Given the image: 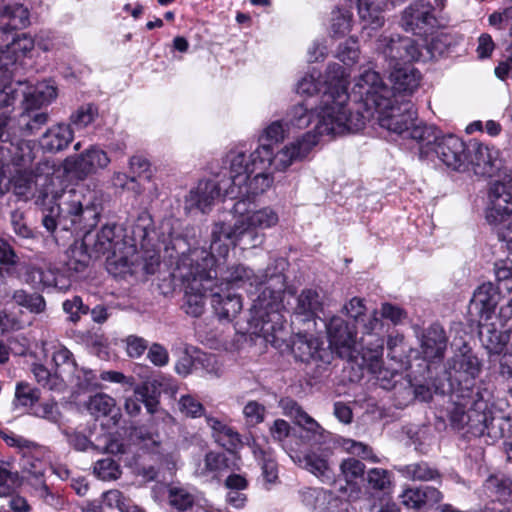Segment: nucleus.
I'll list each match as a JSON object with an SVG mask.
<instances>
[{
  "label": "nucleus",
  "mask_w": 512,
  "mask_h": 512,
  "mask_svg": "<svg viewBox=\"0 0 512 512\" xmlns=\"http://www.w3.org/2000/svg\"><path fill=\"white\" fill-rule=\"evenodd\" d=\"M283 259L275 261L274 265L255 273L242 264L227 268L223 280L218 283L213 277L211 284V306L220 320L231 321L242 310V299L230 285L237 287H254L260 293L253 299L250 308V325L267 341L279 339L278 334L284 328L283 294L286 288V278L279 266Z\"/></svg>",
  "instance_id": "f257e3e1"
},
{
  "label": "nucleus",
  "mask_w": 512,
  "mask_h": 512,
  "mask_svg": "<svg viewBox=\"0 0 512 512\" xmlns=\"http://www.w3.org/2000/svg\"><path fill=\"white\" fill-rule=\"evenodd\" d=\"M481 371V362L476 355L467 351L455 355L449 361L448 375L453 387V408L449 419L451 426L457 430L466 429L474 437L488 436L497 439L502 436V429L494 424L490 405L493 390L481 382L475 386L473 381Z\"/></svg>",
  "instance_id": "f03ea898"
},
{
  "label": "nucleus",
  "mask_w": 512,
  "mask_h": 512,
  "mask_svg": "<svg viewBox=\"0 0 512 512\" xmlns=\"http://www.w3.org/2000/svg\"><path fill=\"white\" fill-rule=\"evenodd\" d=\"M352 95L367 108H375L382 128L402 138L417 141L419 152H429L431 141L436 139L435 128L418 121L410 101L392 99L391 90L383 83L378 72L370 69L363 71L352 88Z\"/></svg>",
  "instance_id": "7ed1b4c3"
},
{
  "label": "nucleus",
  "mask_w": 512,
  "mask_h": 512,
  "mask_svg": "<svg viewBox=\"0 0 512 512\" xmlns=\"http://www.w3.org/2000/svg\"><path fill=\"white\" fill-rule=\"evenodd\" d=\"M28 171L40 187L35 203L42 209V224L48 232L53 233L58 225L67 229L75 225L87 228L98 223L100 213L86 199L84 189H56L59 179L54 176L55 165L52 161L41 160Z\"/></svg>",
  "instance_id": "20e7f679"
},
{
  "label": "nucleus",
  "mask_w": 512,
  "mask_h": 512,
  "mask_svg": "<svg viewBox=\"0 0 512 512\" xmlns=\"http://www.w3.org/2000/svg\"><path fill=\"white\" fill-rule=\"evenodd\" d=\"M338 77L335 85H323L320 74H307L302 77L296 86V92L302 96L311 97L325 87L316 108L317 123L315 130L320 135H342L346 132H357L365 126V117L360 112H352L348 107L349 95L345 85V71L339 64L329 66Z\"/></svg>",
  "instance_id": "39448f33"
},
{
  "label": "nucleus",
  "mask_w": 512,
  "mask_h": 512,
  "mask_svg": "<svg viewBox=\"0 0 512 512\" xmlns=\"http://www.w3.org/2000/svg\"><path fill=\"white\" fill-rule=\"evenodd\" d=\"M184 296L182 310L191 317H200L205 311V294L211 292L213 277H217L215 256L200 248L184 255L177 264Z\"/></svg>",
  "instance_id": "423d86ee"
},
{
  "label": "nucleus",
  "mask_w": 512,
  "mask_h": 512,
  "mask_svg": "<svg viewBox=\"0 0 512 512\" xmlns=\"http://www.w3.org/2000/svg\"><path fill=\"white\" fill-rule=\"evenodd\" d=\"M241 156L234 160L232 170L229 171V185L225 188V197L237 200L231 212L236 220L247 222L246 218L254 212V198L270 188L273 178L267 173H257L253 179L241 173Z\"/></svg>",
  "instance_id": "0eeeda50"
},
{
  "label": "nucleus",
  "mask_w": 512,
  "mask_h": 512,
  "mask_svg": "<svg viewBox=\"0 0 512 512\" xmlns=\"http://www.w3.org/2000/svg\"><path fill=\"white\" fill-rule=\"evenodd\" d=\"M90 246L96 257H107V269L110 273H132L130 256L135 254L134 245L126 241L124 229L115 223L104 225L94 237L90 235Z\"/></svg>",
  "instance_id": "6e6552de"
},
{
  "label": "nucleus",
  "mask_w": 512,
  "mask_h": 512,
  "mask_svg": "<svg viewBox=\"0 0 512 512\" xmlns=\"http://www.w3.org/2000/svg\"><path fill=\"white\" fill-rule=\"evenodd\" d=\"M489 199L486 220L512 254V172L506 174L502 181L493 184Z\"/></svg>",
  "instance_id": "1a4fd4ad"
},
{
  "label": "nucleus",
  "mask_w": 512,
  "mask_h": 512,
  "mask_svg": "<svg viewBox=\"0 0 512 512\" xmlns=\"http://www.w3.org/2000/svg\"><path fill=\"white\" fill-rule=\"evenodd\" d=\"M258 230L243 220H236L234 225L217 222L211 231L210 253L225 257L229 251L227 242L249 248L258 247L265 240V234Z\"/></svg>",
  "instance_id": "9d476101"
},
{
  "label": "nucleus",
  "mask_w": 512,
  "mask_h": 512,
  "mask_svg": "<svg viewBox=\"0 0 512 512\" xmlns=\"http://www.w3.org/2000/svg\"><path fill=\"white\" fill-rule=\"evenodd\" d=\"M435 137L436 139L431 141L429 152H420L421 157L428 158L434 153L447 167L454 170H460L466 166L468 154L465 142L455 135L439 137L436 129Z\"/></svg>",
  "instance_id": "9b49d317"
},
{
  "label": "nucleus",
  "mask_w": 512,
  "mask_h": 512,
  "mask_svg": "<svg viewBox=\"0 0 512 512\" xmlns=\"http://www.w3.org/2000/svg\"><path fill=\"white\" fill-rule=\"evenodd\" d=\"M57 97V89L55 86L41 83L36 86L34 91L30 93L25 100L26 113L21 116L24 122L23 130L32 135L48 122L49 115L46 112H35L34 108L50 103Z\"/></svg>",
  "instance_id": "f8f14e48"
},
{
  "label": "nucleus",
  "mask_w": 512,
  "mask_h": 512,
  "mask_svg": "<svg viewBox=\"0 0 512 512\" xmlns=\"http://www.w3.org/2000/svg\"><path fill=\"white\" fill-rule=\"evenodd\" d=\"M229 181V177L220 181L212 179L199 181L197 186L185 196L184 210L187 213L193 211L207 213L211 210L215 200L221 196L225 197V188L228 187Z\"/></svg>",
  "instance_id": "ddd939ff"
},
{
  "label": "nucleus",
  "mask_w": 512,
  "mask_h": 512,
  "mask_svg": "<svg viewBox=\"0 0 512 512\" xmlns=\"http://www.w3.org/2000/svg\"><path fill=\"white\" fill-rule=\"evenodd\" d=\"M34 39L27 33L16 35L4 47L0 48V73L4 83L12 78L18 65L32 51Z\"/></svg>",
  "instance_id": "4468645a"
},
{
  "label": "nucleus",
  "mask_w": 512,
  "mask_h": 512,
  "mask_svg": "<svg viewBox=\"0 0 512 512\" xmlns=\"http://www.w3.org/2000/svg\"><path fill=\"white\" fill-rule=\"evenodd\" d=\"M436 23L433 5L428 0H415L402 12L401 26L413 34L426 33Z\"/></svg>",
  "instance_id": "2eb2a0df"
},
{
  "label": "nucleus",
  "mask_w": 512,
  "mask_h": 512,
  "mask_svg": "<svg viewBox=\"0 0 512 512\" xmlns=\"http://www.w3.org/2000/svg\"><path fill=\"white\" fill-rule=\"evenodd\" d=\"M377 50L390 61H403L404 64L416 61L421 53L414 40L400 35H382L377 40Z\"/></svg>",
  "instance_id": "dca6fc26"
},
{
  "label": "nucleus",
  "mask_w": 512,
  "mask_h": 512,
  "mask_svg": "<svg viewBox=\"0 0 512 512\" xmlns=\"http://www.w3.org/2000/svg\"><path fill=\"white\" fill-rule=\"evenodd\" d=\"M107 153L97 146H91L84 152L66 159L65 167L79 179H85L98 170L106 168L110 163Z\"/></svg>",
  "instance_id": "f3484780"
},
{
  "label": "nucleus",
  "mask_w": 512,
  "mask_h": 512,
  "mask_svg": "<svg viewBox=\"0 0 512 512\" xmlns=\"http://www.w3.org/2000/svg\"><path fill=\"white\" fill-rule=\"evenodd\" d=\"M330 346L341 358H350L356 351V331L339 316H333L326 325Z\"/></svg>",
  "instance_id": "a211bd4d"
},
{
  "label": "nucleus",
  "mask_w": 512,
  "mask_h": 512,
  "mask_svg": "<svg viewBox=\"0 0 512 512\" xmlns=\"http://www.w3.org/2000/svg\"><path fill=\"white\" fill-rule=\"evenodd\" d=\"M500 301V291L491 283L481 284L473 293L469 303V314L478 322H487L495 315Z\"/></svg>",
  "instance_id": "6ab92c4d"
},
{
  "label": "nucleus",
  "mask_w": 512,
  "mask_h": 512,
  "mask_svg": "<svg viewBox=\"0 0 512 512\" xmlns=\"http://www.w3.org/2000/svg\"><path fill=\"white\" fill-rule=\"evenodd\" d=\"M238 156H241L242 169L239 171L240 174H247L249 179H253L257 173H265L263 170L270 165H273V146L270 143L263 142L259 145L249 156L244 152H231L229 154L230 168L232 170L234 160Z\"/></svg>",
  "instance_id": "aec40b11"
},
{
  "label": "nucleus",
  "mask_w": 512,
  "mask_h": 512,
  "mask_svg": "<svg viewBox=\"0 0 512 512\" xmlns=\"http://www.w3.org/2000/svg\"><path fill=\"white\" fill-rule=\"evenodd\" d=\"M389 78L392 83V88H389L391 97L398 99L411 96L419 88L422 76L419 70L408 62L402 66L395 63Z\"/></svg>",
  "instance_id": "412c9836"
},
{
  "label": "nucleus",
  "mask_w": 512,
  "mask_h": 512,
  "mask_svg": "<svg viewBox=\"0 0 512 512\" xmlns=\"http://www.w3.org/2000/svg\"><path fill=\"white\" fill-rule=\"evenodd\" d=\"M318 136H321L315 130L305 133L300 139L285 146L273 157V166L277 170H285L293 161L303 159L308 155L312 148L318 143Z\"/></svg>",
  "instance_id": "4be33fe9"
},
{
  "label": "nucleus",
  "mask_w": 512,
  "mask_h": 512,
  "mask_svg": "<svg viewBox=\"0 0 512 512\" xmlns=\"http://www.w3.org/2000/svg\"><path fill=\"white\" fill-rule=\"evenodd\" d=\"M294 357L301 362H329L330 353L323 347V342L313 335L298 333L291 346Z\"/></svg>",
  "instance_id": "5701e85b"
},
{
  "label": "nucleus",
  "mask_w": 512,
  "mask_h": 512,
  "mask_svg": "<svg viewBox=\"0 0 512 512\" xmlns=\"http://www.w3.org/2000/svg\"><path fill=\"white\" fill-rule=\"evenodd\" d=\"M2 136L3 127L1 126L0 138ZM34 158L33 149L27 142L13 143L0 139V170L10 164L16 167L30 166Z\"/></svg>",
  "instance_id": "b1692460"
},
{
  "label": "nucleus",
  "mask_w": 512,
  "mask_h": 512,
  "mask_svg": "<svg viewBox=\"0 0 512 512\" xmlns=\"http://www.w3.org/2000/svg\"><path fill=\"white\" fill-rule=\"evenodd\" d=\"M383 332V322L381 317L378 316V312L375 310L370 315L368 321L363 325V334L371 337V340L361 338L360 345L366 352L363 353V358H367L371 361H378L383 354L384 340L381 336Z\"/></svg>",
  "instance_id": "393cba45"
},
{
  "label": "nucleus",
  "mask_w": 512,
  "mask_h": 512,
  "mask_svg": "<svg viewBox=\"0 0 512 512\" xmlns=\"http://www.w3.org/2000/svg\"><path fill=\"white\" fill-rule=\"evenodd\" d=\"M323 310V301L316 289L305 288L296 298L293 316L301 322H311Z\"/></svg>",
  "instance_id": "a878e982"
},
{
  "label": "nucleus",
  "mask_w": 512,
  "mask_h": 512,
  "mask_svg": "<svg viewBox=\"0 0 512 512\" xmlns=\"http://www.w3.org/2000/svg\"><path fill=\"white\" fill-rule=\"evenodd\" d=\"M447 348V337L442 326L432 324L423 334L421 353L427 361L441 360Z\"/></svg>",
  "instance_id": "bb28decb"
},
{
  "label": "nucleus",
  "mask_w": 512,
  "mask_h": 512,
  "mask_svg": "<svg viewBox=\"0 0 512 512\" xmlns=\"http://www.w3.org/2000/svg\"><path fill=\"white\" fill-rule=\"evenodd\" d=\"M400 498L407 508L419 510L439 503L443 499V494L435 487L420 486L405 489Z\"/></svg>",
  "instance_id": "cd10ccee"
},
{
  "label": "nucleus",
  "mask_w": 512,
  "mask_h": 512,
  "mask_svg": "<svg viewBox=\"0 0 512 512\" xmlns=\"http://www.w3.org/2000/svg\"><path fill=\"white\" fill-rule=\"evenodd\" d=\"M73 137L71 126L61 123L47 129L41 136L39 144L44 151L56 153L67 148Z\"/></svg>",
  "instance_id": "c85d7f7f"
},
{
  "label": "nucleus",
  "mask_w": 512,
  "mask_h": 512,
  "mask_svg": "<svg viewBox=\"0 0 512 512\" xmlns=\"http://www.w3.org/2000/svg\"><path fill=\"white\" fill-rule=\"evenodd\" d=\"M97 225V223L92 227L87 228H81L72 226L71 228H67L66 230H75V231H81L85 232V236L83 241L80 244H75L70 247L68 250V259L66 261V265L69 270L75 271V272H82L84 271L91 260V255L88 253V247L90 246V230L94 228Z\"/></svg>",
  "instance_id": "c756f323"
},
{
  "label": "nucleus",
  "mask_w": 512,
  "mask_h": 512,
  "mask_svg": "<svg viewBox=\"0 0 512 512\" xmlns=\"http://www.w3.org/2000/svg\"><path fill=\"white\" fill-rule=\"evenodd\" d=\"M206 421L212 430L215 442L224 449L229 452H235L243 447L242 438L233 427L213 417H206Z\"/></svg>",
  "instance_id": "7c9ffc66"
},
{
  "label": "nucleus",
  "mask_w": 512,
  "mask_h": 512,
  "mask_svg": "<svg viewBox=\"0 0 512 512\" xmlns=\"http://www.w3.org/2000/svg\"><path fill=\"white\" fill-rule=\"evenodd\" d=\"M279 407L285 416L293 419L295 424L305 429L311 436L320 434L321 426L292 398H282L279 401Z\"/></svg>",
  "instance_id": "2f4dec72"
},
{
  "label": "nucleus",
  "mask_w": 512,
  "mask_h": 512,
  "mask_svg": "<svg viewBox=\"0 0 512 512\" xmlns=\"http://www.w3.org/2000/svg\"><path fill=\"white\" fill-rule=\"evenodd\" d=\"M396 470L402 477L410 481H433L436 483H441L442 481L441 472L435 466H432L426 461L401 465L396 467Z\"/></svg>",
  "instance_id": "473e14b6"
},
{
  "label": "nucleus",
  "mask_w": 512,
  "mask_h": 512,
  "mask_svg": "<svg viewBox=\"0 0 512 512\" xmlns=\"http://www.w3.org/2000/svg\"><path fill=\"white\" fill-rule=\"evenodd\" d=\"M2 1L5 4L3 8L0 9V17L4 32H6L7 29H23L30 24L29 11L26 7L17 1L14 3H10L8 0Z\"/></svg>",
  "instance_id": "72a5a7b5"
},
{
  "label": "nucleus",
  "mask_w": 512,
  "mask_h": 512,
  "mask_svg": "<svg viewBox=\"0 0 512 512\" xmlns=\"http://www.w3.org/2000/svg\"><path fill=\"white\" fill-rule=\"evenodd\" d=\"M301 462L306 470L319 478L323 483L331 484L334 482L335 475L327 455L311 452L306 454Z\"/></svg>",
  "instance_id": "f704fd0d"
},
{
  "label": "nucleus",
  "mask_w": 512,
  "mask_h": 512,
  "mask_svg": "<svg viewBox=\"0 0 512 512\" xmlns=\"http://www.w3.org/2000/svg\"><path fill=\"white\" fill-rule=\"evenodd\" d=\"M358 14L364 27L378 29L384 24V0H357Z\"/></svg>",
  "instance_id": "c9c22d12"
},
{
  "label": "nucleus",
  "mask_w": 512,
  "mask_h": 512,
  "mask_svg": "<svg viewBox=\"0 0 512 512\" xmlns=\"http://www.w3.org/2000/svg\"><path fill=\"white\" fill-rule=\"evenodd\" d=\"M478 326L480 340L487 351L490 354L497 355L503 353L508 343L509 335L483 322H478Z\"/></svg>",
  "instance_id": "e433bc0d"
},
{
  "label": "nucleus",
  "mask_w": 512,
  "mask_h": 512,
  "mask_svg": "<svg viewBox=\"0 0 512 512\" xmlns=\"http://www.w3.org/2000/svg\"><path fill=\"white\" fill-rule=\"evenodd\" d=\"M314 117L313 106L307 102L298 103L291 107L285 119L287 129H305Z\"/></svg>",
  "instance_id": "4c0bfd02"
},
{
  "label": "nucleus",
  "mask_w": 512,
  "mask_h": 512,
  "mask_svg": "<svg viewBox=\"0 0 512 512\" xmlns=\"http://www.w3.org/2000/svg\"><path fill=\"white\" fill-rule=\"evenodd\" d=\"M28 167L29 166L18 167L14 175L10 178L12 192L25 200L33 195V188L38 187L32 173H29Z\"/></svg>",
  "instance_id": "58836bf2"
},
{
  "label": "nucleus",
  "mask_w": 512,
  "mask_h": 512,
  "mask_svg": "<svg viewBox=\"0 0 512 512\" xmlns=\"http://www.w3.org/2000/svg\"><path fill=\"white\" fill-rule=\"evenodd\" d=\"M252 453L261 466L262 476L269 483H275L278 478L277 463L271 452L262 449L255 441L251 444Z\"/></svg>",
  "instance_id": "ea45409f"
},
{
  "label": "nucleus",
  "mask_w": 512,
  "mask_h": 512,
  "mask_svg": "<svg viewBox=\"0 0 512 512\" xmlns=\"http://www.w3.org/2000/svg\"><path fill=\"white\" fill-rule=\"evenodd\" d=\"M227 468L228 458L225 456V454L210 451L205 454L203 462H200L197 465L195 474L200 477H206L212 473H217Z\"/></svg>",
  "instance_id": "a19ab883"
},
{
  "label": "nucleus",
  "mask_w": 512,
  "mask_h": 512,
  "mask_svg": "<svg viewBox=\"0 0 512 512\" xmlns=\"http://www.w3.org/2000/svg\"><path fill=\"white\" fill-rule=\"evenodd\" d=\"M13 301L30 313L40 314L46 308L44 297L39 293H29L24 289L15 290L11 296Z\"/></svg>",
  "instance_id": "79ce46f5"
},
{
  "label": "nucleus",
  "mask_w": 512,
  "mask_h": 512,
  "mask_svg": "<svg viewBox=\"0 0 512 512\" xmlns=\"http://www.w3.org/2000/svg\"><path fill=\"white\" fill-rule=\"evenodd\" d=\"M330 495L323 489L306 488L301 491L302 503L313 512H327Z\"/></svg>",
  "instance_id": "37998d69"
},
{
  "label": "nucleus",
  "mask_w": 512,
  "mask_h": 512,
  "mask_svg": "<svg viewBox=\"0 0 512 512\" xmlns=\"http://www.w3.org/2000/svg\"><path fill=\"white\" fill-rule=\"evenodd\" d=\"M154 232L153 220L147 212H142L132 226V240L134 247L140 244L142 247L150 242V234Z\"/></svg>",
  "instance_id": "c03bdc74"
},
{
  "label": "nucleus",
  "mask_w": 512,
  "mask_h": 512,
  "mask_svg": "<svg viewBox=\"0 0 512 512\" xmlns=\"http://www.w3.org/2000/svg\"><path fill=\"white\" fill-rule=\"evenodd\" d=\"M467 154H468V164L472 166L479 167L485 169L486 167H491L493 165V154L492 150L483 144L480 143H470L467 145Z\"/></svg>",
  "instance_id": "a18cd8bd"
},
{
  "label": "nucleus",
  "mask_w": 512,
  "mask_h": 512,
  "mask_svg": "<svg viewBox=\"0 0 512 512\" xmlns=\"http://www.w3.org/2000/svg\"><path fill=\"white\" fill-rule=\"evenodd\" d=\"M494 274L498 284V290L501 289L507 293L512 292V254L506 259L499 260L494 264Z\"/></svg>",
  "instance_id": "49530a36"
},
{
  "label": "nucleus",
  "mask_w": 512,
  "mask_h": 512,
  "mask_svg": "<svg viewBox=\"0 0 512 512\" xmlns=\"http://www.w3.org/2000/svg\"><path fill=\"white\" fill-rule=\"evenodd\" d=\"M87 409L96 417L107 416L116 409V401L108 394L97 393L89 398Z\"/></svg>",
  "instance_id": "de8ad7c7"
},
{
  "label": "nucleus",
  "mask_w": 512,
  "mask_h": 512,
  "mask_svg": "<svg viewBox=\"0 0 512 512\" xmlns=\"http://www.w3.org/2000/svg\"><path fill=\"white\" fill-rule=\"evenodd\" d=\"M169 504L179 511H186L194 504V496L186 488L177 485L168 486Z\"/></svg>",
  "instance_id": "09e8293b"
},
{
  "label": "nucleus",
  "mask_w": 512,
  "mask_h": 512,
  "mask_svg": "<svg viewBox=\"0 0 512 512\" xmlns=\"http://www.w3.org/2000/svg\"><path fill=\"white\" fill-rule=\"evenodd\" d=\"M248 224L257 229H267L275 226L278 221V214L270 207H265L252 212L246 218Z\"/></svg>",
  "instance_id": "8fccbe9b"
},
{
  "label": "nucleus",
  "mask_w": 512,
  "mask_h": 512,
  "mask_svg": "<svg viewBox=\"0 0 512 512\" xmlns=\"http://www.w3.org/2000/svg\"><path fill=\"white\" fill-rule=\"evenodd\" d=\"M352 15L347 10L336 9L331 16V35L342 38L351 30Z\"/></svg>",
  "instance_id": "3c124183"
},
{
  "label": "nucleus",
  "mask_w": 512,
  "mask_h": 512,
  "mask_svg": "<svg viewBox=\"0 0 512 512\" xmlns=\"http://www.w3.org/2000/svg\"><path fill=\"white\" fill-rule=\"evenodd\" d=\"M97 116L98 108L94 104H85L71 114L70 123L77 129H83L93 123Z\"/></svg>",
  "instance_id": "603ef678"
},
{
  "label": "nucleus",
  "mask_w": 512,
  "mask_h": 512,
  "mask_svg": "<svg viewBox=\"0 0 512 512\" xmlns=\"http://www.w3.org/2000/svg\"><path fill=\"white\" fill-rule=\"evenodd\" d=\"M133 395L140 404L145 406L148 413L154 414L157 411L159 400L155 391L151 389L149 384L143 383L136 386Z\"/></svg>",
  "instance_id": "864d4df0"
},
{
  "label": "nucleus",
  "mask_w": 512,
  "mask_h": 512,
  "mask_svg": "<svg viewBox=\"0 0 512 512\" xmlns=\"http://www.w3.org/2000/svg\"><path fill=\"white\" fill-rule=\"evenodd\" d=\"M21 484L18 472L0 466V497L12 496Z\"/></svg>",
  "instance_id": "5fc2aeb1"
},
{
  "label": "nucleus",
  "mask_w": 512,
  "mask_h": 512,
  "mask_svg": "<svg viewBox=\"0 0 512 512\" xmlns=\"http://www.w3.org/2000/svg\"><path fill=\"white\" fill-rule=\"evenodd\" d=\"M341 475L348 484L355 483L358 479L363 478L365 465L355 458H347L340 465Z\"/></svg>",
  "instance_id": "6e6d98bb"
},
{
  "label": "nucleus",
  "mask_w": 512,
  "mask_h": 512,
  "mask_svg": "<svg viewBox=\"0 0 512 512\" xmlns=\"http://www.w3.org/2000/svg\"><path fill=\"white\" fill-rule=\"evenodd\" d=\"M34 450L24 452L20 459V467L23 472L32 476H44L46 464L33 454Z\"/></svg>",
  "instance_id": "4d7b16f0"
},
{
  "label": "nucleus",
  "mask_w": 512,
  "mask_h": 512,
  "mask_svg": "<svg viewBox=\"0 0 512 512\" xmlns=\"http://www.w3.org/2000/svg\"><path fill=\"white\" fill-rule=\"evenodd\" d=\"M341 446L343 449L355 456L371 462H378L377 456L373 453L372 448L363 442H358L353 439H343Z\"/></svg>",
  "instance_id": "13d9d810"
},
{
  "label": "nucleus",
  "mask_w": 512,
  "mask_h": 512,
  "mask_svg": "<svg viewBox=\"0 0 512 512\" xmlns=\"http://www.w3.org/2000/svg\"><path fill=\"white\" fill-rule=\"evenodd\" d=\"M95 475L104 481L115 480L120 476L119 465L112 458L98 460L94 465Z\"/></svg>",
  "instance_id": "bf43d9fd"
},
{
  "label": "nucleus",
  "mask_w": 512,
  "mask_h": 512,
  "mask_svg": "<svg viewBox=\"0 0 512 512\" xmlns=\"http://www.w3.org/2000/svg\"><path fill=\"white\" fill-rule=\"evenodd\" d=\"M32 372L38 384L47 387L50 390L59 389L62 385V380L51 372L42 364H34Z\"/></svg>",
  "instance_id": "052dcab7"
},
{
  "label": "nucleus",
  "mask_w": 512,
  "mask_h": 512,
  "mask_svg": "<svg viewBox=\"0 0 512 512\" xmlns=\"http://www.w3.org/2000/svg\"><path fill=\"white\" fill-rule=\"evenodd\" d=\"M33 415L54 424L59 423L61 419V412L57 402L54 400L45 401L36 405L33 408Z\"/></svg>",
  "instance_id": "680f3d73"
},
{
  "label": "nucleus",
  "mask_w": 512,
  "mask_h": 512,
  "mask_svg": "<svg viewBox=\"0 0 512 512\" xmlns=\"http://www.w3.org/2000/svg\"><path fill=\"white\" fill-rule=\"evenodd\" d=\"M179 410L187 417L197 418L204 414L202 403L192 395H182L178 401Z\"/></svg>",
  "instance_id": "e2e57ef3"
},
{
  "label": "nucleus",
  "mask_w": 512,
  "mask_h": 512,
  "mask_svg": "<svg viewBox=\"0 0 512 512\" xmlns=\"http://www.w3.org/2000/svg\"><path fill=\"white\" fill-rule=\"evenodd\" d=\"M337 57L346 65H352L359 58L358 42L355 38L350 37L339 46Z\"/></svg>",
  "instance_id": "0e129e2a"
},
{
  "label": "nucleus",
  "mask_w": 512,
  "mask_h": 512,
  "mask_svg": "<svg viewBox=\"0 0 512 512\" xmlns=\"http://www.w3.org/2000/svg\"><path fill=\"white\" fill-rule=\"evenodd\" d=\"M15 397L22 406H33L40 398L39 390L33 388L28 383H18L16 386Z\"/></svg>",
  "instance_id": "69168bd1"
},
{
  "label": "nucleus",
  "mask_w": 512,
  "mask_h": 512,
  "mask_svg": "<svg viewBox=\"0 0 512 512\" xmlns=\"http://www.w3.org/2000/svg\"><path fill=\"white\" fill-rule=\"evenodd\" d=\"M266 408L257 401H249L243 408V414L249 425L255 426L264 421Z\"/></svg>",
  "instance_id": "338daca9"
},
{
  "label": "nucleus",
  "mask_w": 512,
  "mask_h": 512,
  "mask_svg": "<svg viewBox=\"0 0 512 512\" xmlns=\"http://www.w3.org/2000/svg\"><path fill=\"white\" fill-rule=\"evenodd\" d=\"M63 310L69 315V320L76 323L80 319L81 314L88 313V306L83 304L81 297L74 296L63 302Z\"/></svg>",
  "instance_id": "774afa93"
}]
</instances>
